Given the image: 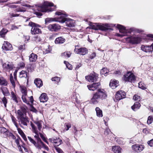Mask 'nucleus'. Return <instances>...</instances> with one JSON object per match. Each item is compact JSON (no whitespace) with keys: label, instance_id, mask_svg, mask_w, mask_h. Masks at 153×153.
Listing matches in <instances>:
<instances>
[{"label":"nucleus","instance_id":"32","mask_svg":"<svg viewBox=\"0 0 153 153\" xmlns=\"http://www.w3.org/2000/svg\"><path fill=\"white\" fill-rule=\"evenodd\" d=\"M97 116L99 117H102V111L99 107H97L95 108Z\"/></svg>","mask_w":153,"mask_h":153},{"label":"nucleus","instance_id":"50","mask_svg":"<svg viewBox=\"0 0 153 153\" xmlns=\"http://www.w3.org/2000/svg\"><path fill=\"white\" fill-rule=\"evenodd\" d=\"M21 92L23 94L22 95H27V91L26 90V88H23L22 89Z\"/></svg>","mask_w":153,"mask_h":153},{"label":"nucleus","instance_id":"60","mask_svg":"<svg viewBox=\"0 0 153 153\" xmlns=\"http://www.w3.org/2000/svg\"><path fill=\"white\" fill-rule=\"evenodd\" d=\"M71 125L70 123H67L66 125V127H67V128L65 129V131L68 130L69 128H71Z\"/></svg>","mask_w":153,"mask_h":153},{"label":"nucleus","instance_id":"54","mask_svg":"<svg viewBox=\"0 0 153 153\" xmlns=\"http://www.w3.org/2000/svg\"><path fill=\"white\" fill-rule=\"evenodd\" d=\"M96 55V54L95 52L92 53L89 56V58L91 59H93L95 58Z\"/></svg>","mask_w":153,"mask_h":153},{"label":"nucleus","instance_id":"13","mask_svg":"<svg viewBox=\"0 0 153 153\" xmlns=\"http://www.w3.org/2000/svg\"><path fill=\"white\" fill-rule=\"evenodd\" d=\"M74 51L77 54L84 55L87 53L88 50L85 48H77L76 47L74 50Z\"/></svg>","mask_w":153,"mask_h":153},{"label":"nucleus","instance_id":"62","mask_svg":"<svg viewBox=\"0 0 153 153\" xmlns=\"http://www.w3.org/2000/svg\"><path fill=\"white\" fill-rule=\"evenodd\" d=\"M31 111H33V112L36 113L38 111L33 106L32 107L31 109Z\"/></svg>","mask_w":153,"mask_h":153},{"label":"nucleus","instance_id":"24","mask_svg":"<svg viewBox=\"0 0 153 153\" xmlns=\"http://www.w3.org/2000/svg\"><path fill=\"white\" fill-rule=\"evenodd\" d=\"M58 17H57L55 18H46L45 20V23L46 24L47 23L53 21H56L58 22L57 21L58 20V18H60V16H59Z\"/></svg>","mask_w":153,"mask_h":153},{"label":"nucleus","instance_id":"22","mask_svg":"<svg viewBox=\"0 0 153 153\" xmlns=\"http://www.w3.org/2000/svg\"><path fill=\"white\" fill-rule=\"evenodd\" d=\"M41 102H46L48 100V97L45 93L42 94L39 97Z\"/></svg>","mask_w":153,"mask_h":153},{"label":"nucleus","instance_id":"41","mask_svg":"<svg viewBox=\"0 0 153 153\" xmlns=\"http://www.w3.org/2000/svg\"><path fill=\"white\" fill-rule=\"evenodd\" d=\"M51 79L52 81L55 82L56 83H58L60 80V78L57 76L52 77Z\"/></svg>","mask_w":153,"mask_h":153},{"label":"nucleus","instance_id":"40","mask_svg":"<svg viewBox=\"0 0 153 153\" xmlns=\"http://www.w3.org/2000/svg\"><path fill=\"white\" fill-rule=\"evenodd\" d=\"M20 15L18 14L12 12H10L9 13L8 16L10 18L18 17Z\"/></svg>","mask_w":153,"mask_h":153},{"label":"nucleus","instance_id":"23","mask_svg":"<svg viewBox=\"0 0 153 153\" xmlns=\"http://www.w3.org/2000/svg\"><path fill=\"white\" fill-rule=\"evenodd\" d=\"M65 41V39L63 37L61 36L57 38L55 41L56 44H60L63 43Z\"/></svg>","mask_w":153,"mask_h":153},{"label":"nucleus","instance_id":"6","mask_svg":"<svg viewBox=\"0 0 153 153\" xmlns=\"http://www.w3.org/2000/svg\"><path fill=\"white\" fill-rule=\"evenodd\" d=\"M28 25L32 27L31 32L32 34H36L41 33V30L38 28L40 27L39 25L31 22L29 23Z\"/></svg>","mask_w":153,"mask_h":153},{"label":"nucleus","instance_id":"39","mask_svg":"<svg viewBox=\"0 0 153 153\" xmlns=\"http://www.w3.org/2000/svg\"><path fill=\"white\" fill-rule=\"evenodd\" d=\"M27 95H22V98L23 102L28 105H30L29 102L26 99Z\"/></svg>","mask_w":153,"mask_h":153},{"label":"nucleus","instance_id":"53","mask_svg":"<svg viewBox=\"0 0 153 153\" xmlns=\"http://www.w3.org/2000/svg\"><path fill=\"white\" fill-rule=\"evenodd\" d=\"M41 145L45 150L47 151H48L49 148L47 146H46L42 142L40 143V145Z\"/></svg>","mask_w":153,"mask_h":153},{"label":"nucleus","instance_id":"30","mask_svg":"<svg viewBox=\"0 0 153 153\" xmlns=\"http://www.w3.org/2000/svg\"><path fill=\"white\" fill-rule=\"evenodd\" d=\"M121 148L118 146H113L112 147V150L115 153H120Z\"/></svg>","mask_w":153,"mask_h":153},{"label":"nucleus","instance_id":"58","mask_svg":"<svg viewBox=\"0 0 153 153\" xmlns=\"http://www.w3.org/2000/svg\"><path fill=\"white\" fill-rule=\"evenodd\" d=\"M17 128V130H18V132L21 135L22 134H24V132H23L22 131L21 129V128H18V127Z\"/></svg>","mask_w":153,"mask_h":153},{"label":"nucleus","instance_id":"15","mask_svg":"<svg viewBox=\"0 0 153 153\" xmlns=\"http://www.w3.org/2000/svg\"><path fill=\"white\" fill-rule=\"evenodd\" d=\"M144 146L142 145L135 144L132 146V148L135 151L139 152L144 149Z\"/></svg>","mask_w":153,"mask_h":153},{"label":"nucleus","instance_id":"17","mask_svg":"<svg viewBox=\"0 0 153 153\" xmlns=\"http://www.w3.org/2000/svg\"><path fill=\"white\" fill-rule=\"evenodd\" d=\"M2 48L6 51H11L12 50L13 48L11 44L7 41H5L3 44Z\"/></svg>","mask_w":153,"mask_h":153},{"label":"nucleus","instance_id":"18","mask_svg":"<svg viewBox=\"0 0 153 153\" xmlns=\"http://www.w3.org/2000/svg\"><path fill=\"white\" fill-rule=\"evenodd\" d=\"M100 98L96 93L94 94L91 100V102L93 104H97L100 101Z\"/></svg>","mask_w":153,"mask_h":153},{"label":"nucleus","instance_id":"2","mask_svg":"<svg viewBox=\"0 0 153 153\" xmlns=\"http://www.w3.org/2000/svg\"><path fill=\"white\" fill-rule=\"evenodd\" d=\"M26 111L25 108H22L21 110H19L17 111V118L21 127L22 125L27 126V123L29 122L28 117L26 116Z\"/></svg>","mask_w":153,"mask_h":153},{"label":"nucleus","instance_id":"37","mask_svg":"<svg viewBox=\"0 0 153 153\" xmlns=\"http://www.w3.org/2000/svg\"><path fill=\"white\" fill-rule=\"evenodd\" d=\"M11 97L12 100L14 101L16 103H18V101L17 99V97L16 95L15 94L14 92L12 91L11 92Z\"/></svg>","mask_w":153,"mask_h":153},{"label":"nucleus","instance_id":"61","mask_svg":"<svg viewBox=\"0 0 153 153\" xmlns=\"http://www.w3.org/2000/svg\"><path fill=\"white\" fill-rule=\"evenodd\" d=\"M19 66L21 68H24L25 67V65L24 62H21L19 63Z\"/></svg>","mask_w":153,"mask_h":153},{"label":"nucleus","instance_id":"42","mask_svg":"<svg viewBox=\"0 0 153 153\" xmlns=\"http://www.w3.org/2000/svg\"><path fill=\"white\" fill-rule=\"evenodd\" d=\"M64 63L66 65V67L69 70H71L72 69V65L66 61H64Z\"/></svg>","mask_w":153,"mask_h":153},{"label":"nucleus","instance_id":"29","mask_svg":"<svg viewBox=\"0 0 153 153\" xmlns=\"http://www.w3.org/2000/svg\"><path fill=\"white\" fill-rule=\"evenodd\" d=\"M7 82L4 78L2 76H0V85H7Z\"/></svg>","mask_w":153,"mask_h":153},{"label":"nucleus","instance_id":"16","mask_svg":"<svg viewBox=\"0 0 153 153\" xmlns=\"http://www.w3.org/2000/svg\"><path fill=\"white\" fill-rule=\"evenodd\" d=\"M100 98L101 99H105L107 97L105 91L103 89H99L98 92L96 93Z\"/></svg>","mask_w":153,"mask_h":153},{"label":"nucleus","instance_id":"63","mask_svg":"<svg viewBox=\"0 0 153 153\" xmlns=\"http://www.w3.org/2000/svg\"><path fill=\"white\" fill-rule=\"evenodd\" d=\"M35 14L38 17H40L42 15V14L41 13L38 12H35Z\"/></svg>","mask_w":153,"mask_h":153},{"label":"nucleus","instance_id":"10","mask_svg":"<svg viewBox=\"0 0 153 153\" xmlns=\"http://www.w3.org/2000/svg\"><path fill=\"white\" fill-rule=\"evenodd\" d=\"M2 67L5 70L10 71L14 68V65L12 62H7L2 64Z\"/></svg>","mask_w":153,"mask_h":153},{"label":"nucleus","instance_id":"45","mask_svg":"<svg viewBox=\"0 0 153 153\" xmlns=\"http://www.w3.org/2000/svg\"><path fill=\"white\" fill-rule=\"evenodd\" d=\"M26 11L25 9L23 7L21 8H19L15 10V11L17 12H25Z\"/></svg>","mask_w":153,"mask_h":153},{"label":"nucleus","instance_id":"26","mask_svg":"<svg viewBox=\"0 0 153 153\" xmlns=\"http://www.w3.org/2000/svg\"><path fill=\"white\" fill-rule=\"evenodd\" d=\"M27 76L28 75L27 72L25 71L22 70L20 72L19 77L20 78H27V80H28V78H27Z\"/></svg>","mask_w":153,"mask_h":153},{"label":"nucleus","instance_id":"51","mask_svg":"<svg viewBox=\"0 0 153 153\" xmlns=\"http://www.w3.org/2000/svg\"><path fill=\"white\" fill-rule=\"evenodd\" d=\"M33 39L36 42H39L41 40L40 37L38 36H35L34 37Z\"/></svg>","mask_w":153,"mask_h":153},{"label":"nucleus","instance_id":"5","mask_svg":"<svg viewBox=\"0 0 153 153\" xmlns=\"http://www.w3.org/2000/svg\"><path fill=\"white\" fill-rule=\"evenodd\" d=\"M90 27L92 29L100 30L103 31L108 30H112L111 28H109L110 26L108 24H105L103 25L98 24H92L90 25Z\"/></svg>","mask_w":153,"mask_h":153},{"label":"nucleus","instance_id":"35","mask_svg":"<svg viewBox=\"0 0 153 153\" xmlns=\"http://www.w3.org/2000/svg\"><path fill=\"white\" fill-rule=\"evenodd\" d=\"M0 131L1 133H4L7 136H8L9 133L8 132H10L7 131L6 128L4 127H1L0 128Z\"/></svg>","mask_w":153,"mask_h":153},{"label":"nucleus","instance_id":"12","mask_svg":"<svg viewBox=\"0 0 153 153\" xmlns=\"http://www.w3.org/2000/svg\"><path fill=\"white\" fill-rule=\"evenodd\" d=\"M126 93L122 91H118L115 95V98L117 101L120 100L125 97Z\"/></svg>","mask_w":153,"mask_h":153},{"label":"nucleus","instance_id":"7","mask_svg":"<svg viewBox=\"0 0 153 153\" xmlns=\"http://www.w3.org/2000/svg\"><path fill=\"white\" fill-rule=\"evenodd\" d=\"M126 40L132 44H137L141 41L140 37L136 36H130L126 38Z\"/></svg>","mask_w":153,"mask_h":153},{"label":"nucleus","instance_id":"28","mask_svg":"<svg viewBox=\"0 0 153 153\" xmlns=\"http://www.w3.org/2000/svg\"><path fill=\"white\" fill-rule=\"evenodd\" d=\"M140 106V104L138 102H136L134 103V104L131 106L132 109L134 111H136L138 109Z\"/></svg>","mask_w":153,"mask_h":153},{"label":"nucleus","instance_id":"1","mask_svg":"<svg viewBox=\"0 0 153 153\" xmlns=\"http://www.w3.org/2000/svg\"><path fill=\"white\" fill-rule=\"evenodd\" d=\"M30 125L32 128L33 132H34L36 135L34 136V137L37 140V142H36L31 137L28 136V138L29 141L35 146V147L39 149H41V145H40V143L42 142L39 137V135L38 134V131L37 130V128L33 123L30 122Z\"/></svg>","mask_w":153,"mask_h":153},{"label":"nucleus","instance_id":"52","mask_svg":"<svg viewBox=\"0 0 153 153\" xmlns=\"http://www.w3.org/2000/svg\"><path fill=\"white\" fill-rule=\"evenodd\" d=\"M138 87L143 90L146 89V88L142 85L141 82H139L138 84Z\"/></svg>","mask_w":153,"mask_h":153},{"label":"nucleus","instance_id":"38","mask_svg":"<svg viewBox=\"0 0 153 153\" xmlns=\"http://www.w3.org/2000/svg\"><path fill=\"white\" fill-rule=\"evenodd\" d=\"M7 30L3 28L2 30L0 31V35L2 37H4V35L7 32Z\"/></svg>","mask_w":153,"mask_h":153},{"label":"nucleus","instance_id":"14","mask_svg":"<svg viewBox=\"0 0 153 153\" xmlns=\"http://www.w3.org/2000/svg\"><path fill=\"white\" fill-rule=\"evenodd\" d=\"M94 74H90V75L85 76V79L91 82H94L96 81L98 78V76L97 74L94 73Z\"/></svg>","mask_w":153,"mask_h":153},{"label":"nucleus","instance_id":"48","mask_svg":"<svg viewBox=\"0 0 153 153\" xmlns=\"http://www.w3.org/2000/svg\"><path fill=\"white\" fill-rule=\"evenodd\" d=\"M54 148L58 153H64L62 150L56 146H54Z\"/></svg>","mask_w":153,"mask_h":153},{"label":"nucleus","instance_id":"59","mask_svg":"<svg viewBox=\"0 0 153 153\" xmlns=\"http://www.w3.org/2000/svg\"><path fill=\"white\" fill-rule=\"evenodd\" d=\"M19 49L20 50H24L25 49V45H21L19 47Z\"/></svg>","mask_w":153,"mask_h":153},{"label":"nucleus","instance_id":"47","mask_svg":"<svg viewBox=\"0 0 153 153\" xmlns=\"http://www.w3.org/2000/svg\"><path fill=\"white\" fill-rule=\"evenodd\" d=\"M11 118L12 121L14 123L16 127L18 128V125L17 123L16 122V118L13 116H11Z\"/></svg>","mask_w":153,"mask_h":153},{"label":"nucleus","instance_id":"55","mask_svg":"<svg viewBox=\"0 0 153 153\" xmlns=\"http://www.w3.org/2000/svg\"><path fill=\"white\" fill-rule=\"evenodd\" d=\"M140 97L139 96L135 95L133 97V99L135 100H140Z\"/></svg>","mask_w":153,"mask_h":153},{"label":"nucleus","instance_id":"19","mask_svg":"<svg viewBox=\"0 0 153 153\" xmlns=\"http://www.w3.org/2000/svg\"><path fill=\"white\" fill-rule=\"evenodd\" d=\"M100 85V83L98 82L93 83L91 85H88L87 87L90 90L94 91L97 89Z\"/></svg>","mask_w":153,"mask_h":153},{"label":"nucleus","instance_id":"4","mask_svg":"<svg viewBox=\"0 0 153 153\" xmlns=\"http://www.w3.org/2000/svg\"><path fill=\"white\" fill-rule=\"evenodd\" d=\"M53 3L46 1L44 2L42 5L38 7V10L43 12L51 11L53 10H51L50 7L53 6Z\"/></svg>","mask_w":153,"mask_h":153},{"label":"nucleus","instance_id":"57","mask_svg":"<svg viewBox=\"0 0 153 153\" xmlns=\"http://www.w3.org/2000/svg\"><path fill=\"white\" fill-rule=\"evenodd\" d=\"M8 135L7 136H11L12 137V138L13 139H16V137L12 133L10 132H8Z\"/></svg>","mask_w":153,"mask_h":153},{"label":"nucleus","instance_id":"9","mask_svg":"<svg viewBox=\"0 0 153 153\" xmlns=\"http://www.w3.org/2000/svg\"><path fill=\"white\" fill-rule=\"evenodd\" d=\"M116 27L119 30L120 33L124 34L127 33H130L134 30V29L132 28L126 29L124 27L120 25H117Z\"/></svg>","mask_w":153,"mask_h":153},{"label":"nucleus","instance_id":"36","mask_svg":"<svg viewBox=\"0 0 153 153\" xmlns=\"http://www.w3.org/2000/svg\"><path fill=\"white\" fill-rule=\"evenodd\" d=\"M1 90L4 96H6L9 95L10 93L8 91L7 88L5 87L3 88H1Z\"/></svg>","mask_w":153,"mask_h":153},{"label":"nucleus","instance_id":"33","mask_svg":"<svg viewBox=\"0 0 153 153\" xmlns=\"http://www.w3.org/2000/svg\"><path fill=\"white\" fill-rule=\"evenodd\" d=\"M42 122L41 120L39 121H35L34 123L36 125L38 129L40 131L42 128Z\"/></svg>","mask_w":153,"mask_h":153},{"label":"nucleus","instance_id":"20","mask_svg":"<svg viewBox=\"0 0 153 153\" xmlns=\"http://www.w3.org/2000/svg\"><path fill=\"white\" fill-rule=\"evenodd\" d=\"M141 50L146 52H152L153 50V48L152 46H146L142 45L141 46Z\"/></svg>","mask_w":153,"mask_h":153},{"label":"nucleus","instance_id":"49","mask_svg":"<svg viewBox=\"0 0 153 153\" xmlns=\"http://www.w3.org/2000/svg\"><path fill=\"white\" fill-rule=\"evenodd\" d=\"M1 101L4 104V107L6 108L7 107V101L6 98L5 97H4L2 98Z\"/></svg>","mask_w":153,"mask_h":153},{"label":"nucleus","instance_id":"64","mask_svg":"<svg viewBox=\"0 0 153 153\" xmlns=\"http://www.w3.org/2000/svg\"><path fill=\"white\" fill-rule=\"evenodd\" d=\"M20 140V138H17V139H16L15 140V142L17 144V146H19V140Z\"/></svg>","mask_w":153,"mask_h":153},{"label":"nucleus","instance_id":"31","mask_svg":"<svg viewBox=\"0 0 153 153\" xmlns=\"http://www.w3.org/2000/svg\"><path fill=\"white\" fill-rule=\"evenodd\" d=\"M52 140L53 141L52 142L53 143L56 144V146H58L62 143V140L59 138H58L57 139H53Z\"/></svg>","mask_w":153,"mask_h":153},{"label":"nucleus","instance_id":"11","mask_svg":"<svg viewBox=\"0 0 153 153\" xmlns=\"http://www.w3.org/2000/svg\"><path fill=\"white\" fill-rule=\"evenodd\" d=\"M60 26L57 24H50L48 26V29L52 31H56L60 29Z\"/></svg>","mask_w":153,"mask_h":153},{"label":"nucleus","instance_id":"56","mask_svg":"<svg viewBox=\"0 0 153 153\" xmlns=\"http://www.w3.org/2000/svg\"><path fill=\"white\" fill-rule=\"evenodd\" d=\"M147 143L150 146L153 147V139L148 141Z\"/></svg>","mask_w":153,"mask_h":153},{"label":"nucleus","instance_id":"8","mask_svg":"<svg viewBox=\"0 0 153 153\" xmlns=\"http://www.w3.org/2000/svg\"><path fill=\"white\" fill-rule=\"evenodd\" d=\"M135 79V76L131 72L128 71L123 76V80L125 82H132Z\"/></svg>","mask_w":153,"mask_h":153},{"label":"nucleus","instance_id":"34","mask_svg":"<svg viewBox=\"0 0 153 153\" xmlns=\"http://www.w3.org/2000/svg\"><path fill=\"white\" fill-rule=\"evenodd\" d=\"M109 71L105 68H103L101 70L100 72L101 75H104L105 76H107V74L108 73Z\"/></svg>","mask_w":153,"mask_h":153},{"label":"nucleus","instance_id":"43","mask_svg":"<svg viewBox=\"0 0 153 153\" xmlns=\"http://www.w3.org/2000/svg\"><path fill=\"white\" fill-rule=\"evenodd\" d=\"M62 56L65 57H69L71 56V53L70 52H65L62 54Z\"/></svg>","mask_w":153,"mask_h":153},{"label":"nucleus","instance_id":"3","mask_svg":"<svg viewBox=\"0 0 153 153\" xmlns=\"http://www.w3.org/2000/svg\"><path fill=\"white\" fill-rule=\"evenodd\" d=\"M55 14L60 16V18L58 19L57 20L59 22L61 23H65L67 26L73 27L74 26V20L69 18H66L67 15L62 13V12L57 11L56 12Z\"/></svg>","mask_w":153,"mask_h":153},{"label":"nucleus","instance_id":"25","mask_svg":"<svg viewBox=\"0 0 153 153\" xmlns=\"http://www.w3.org/2000/svg\"><path fill=\"white\" fill-rule=\"evenodd\" d=\"M37 58V56L33 53H32L29 56V60L30 62H35Z\"/></svg>","mask_w":153,"mask_h":153},{"label":"nucleus","instance_id":"27","mask_svg":"<svg viewBox=\"0 0 153 153\" xmlns=\"http://www.w3.org/2000/svg\"><path fill=\"white\" fill-rule=\"evenodd\" d=\"M34 83L37 87L40 88L43 85L42 81L40 79H36Z\"/></svg>","mask_w":153,"mask_h":153},{"label":"nucleus","instance_id":"21","mask_svg":"<svg viewBox=\"0 0 153 153\" xmlns=\"http://www.w3.org/2000/svg\"><path fill=\"white\" fill-rule=\"evenodd\" d=\"M118 82L117 80H111L109 83V86L112 89H114L119 85Z\"/></svg>","mask_w":153,"mask_h":153},{"label":"nucleus","instance_id":"44","mask_svg":"<svg viewBox=\"0 0 153 153\" xmlns=\"http://www.w3.org/2000/svg\"><path fill=\"white\" fill-rule=\"evenodd\" d=\"M153 121V116H149L148 118L147 123L148 124H151Z\"/></svg>","mask_w":153,"mask_h":153},{"label":"nucleus","instance_id":"46","mask_svg":"<svg viewBox=\"0 0 153 153\" xmlns=\"http://www.w3.org/2000/svg\"><path fill=\"white\" fill-rule=\"evenodd\" d=\"M10 79L11 83L12 85L13 86L15 85V83L13 79V78L12 74L10 75Z\"/></svg>","mask_w":153,"mask_h":153}]
</instances>
